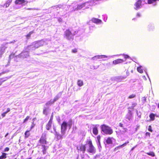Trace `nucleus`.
Masks as SVG:
<instances>
[{"label": "nucleus", "mask_w": 159, "mask_h": 159, "mask_svg": "<svg viewBox=\"0 0 159 159\" xmlns=\"http://www.w3.org/2000/svg\"><path fill=\"white\" fill-rule=\"evenodd\" d=\"M85 145L87 151L89 153L93 155L96 153V149L93 145L90 139H87Z\"/></svg>", "instance_id": "f257e3e1"}, {"label": "nucleus", "mask_w": 159, "mask_h": 159, "mask_svg": "<svg viewBox=\"0 0 159 159\" xmlns=\"http://www.w3.org/2000/svg\"><path fill=\"white\" fill-rule=\"evenodd\" d=\"M76 31L73 30H70L68 29L66 30L64 34V37L68 40L71 41L74 39V36L76 34Z\"/></svg>", "instance_id": "f03ea898"}, {"label": "nucleus", "mask_w": 159, "mask_h": 159, "mask_svg": "<svg viewBox=\"0 0 159 159\" xmlns=\"http://www.w3.org/2000/svg\"><path fill=\"white\" fill-rule=\"evenodd\" d=\"M44 44V42L43 40L35 42L33 43L31 45L29 46L27 49L30 51L34 50L40 47L43 46Z\"/></svg>", "instance_id": "7ed1b4c3"}, {"label": "nucleus", "mask_w": 159, "mask_h": 159, "mask_svg": "<svg viewBox=\"0 0 159 159\" xmlns=\"http://www.w3.org/2000/svg\"><path fill=\"white\" fill-rule=\"evenodd\" d=\"M101 128L102 132L106 134H111L113 133L112 129L111 127L105 124L102 125Z\"/></svg>", "instance_id": "20e7f679"}, {"label": "nucleus", "mask_w": 159, "mask_h": 159, "mask_svg": "<svg viewBox=\"0 0 159 159\" xmlns=\"http://www.w3.org/2000/svg\"><path fill=\"white\" fill-rule=\"evenodd\" d=\"M29 56V53L28 51H23L18 55L16 56L14 58V59L16 61H17L16 60V58H17V57H20L24 59L28 57Z\"/></svg>", "instance_id": "39448f33"}, {"label": "nucleus", "mask_w": 159, "mask_h": 159, "mask_svg": "<svg viewBox=\"0 0 159 159\" xmlns=\"http://www.w3.org/2000/svg\"><path fill=\"white\" fill-rule=\"evenodd\" d=\"M67 126V123L66 121L63 122L61 124V132L62 135H64L65 134Z\"/></svg>", "instance_id": "423d86ee"}, {"label": "nucleus", "mask_w": 159, "mask_h": 159, "mask_svg": "<svg viewBox=\"0 0 159 159\" xmlns=\"http://www.w3.org/2000/svg\"><path fill=\"white\" fill-rule=\"evenodd\" d=\"M115 56V55H113L112 56H107L106 55H97L93 57L92 58V59L93 60H97L98 59H102L105 58H107V57H109V58H110L111 57H113L114 56Z\"/></svg>", "instance_id": "0eeeda50"}, {"label": "nucleus", "mask_w": 159, "mask_h": 159, "mask_svg": "<svg viewBox=\"0 0 159 159\" xmlns=\"http://www.w3.org/2000/svg\"><path fill=\"white\" fill-rule=\"evenodd\" d=\"M133 116L132 115V113L130 110H129L127 114L126 115V119L128 120L129 121H131L133 120Z\"/></svg>", "instance_id": "6e6552de"}, {"label": "nucleus", "mask_w": 159, "mask_h": 159, "mask_svg": "<svg viewBox=\"0 0 159 159\" xmlns=\"http://www.w3.org/2000/svg\"><path fill=\"white\" fill-rule=\"evenodd\" d=\"M142 1L140 0H139L134 4V9L137 10L140 8L141 7Z\"/></svg>", "instance_id": "1a4fd4ad"}, {"label": "nucleus", "mask_w": 159, "mask_h": 159, "mask_svg": "<svg viewBox=\"0 0 159 159\" xmlns=\"http://www.w3.org/2000/svg\"><path fill=\"white\" fill-rule=\"evenodd\" d=\"M40 143L42 144H45L46 143V134H43L41 138L40 139Z\"/></svg>", "instance_id": "9d476101"}, {"label": "nucleus", "mask_w": 159, "mask_h": 159, "mask_svg": "<svg viewBox=\"0 0 159 159\" xmlns=\"http://www.w3.org/2000/svg\"><path fill=\"white\" fill-rule=\"evenodd\" d=\"M86 148V147L85 144V145L81 144L79 148L77 147V149L78 150H80V151L82 152L83 153H84Z\"/></svg>", "instance_id": "9b49d317"}, {"label": "nucleus", "mask_w": 159, "mask_h": 159, "mask_svg": "<svg viewBox=\"0 0 159 159\" xmlns=\"http://www.w3.org/2000/svg\"><path fill=\"white\" fill-rule=\"evenodd\" d=\"M91 21L92 22L97 24L101 23L102 22L101 20L95 18H93L91 20Z\"/></svg>", "instance_id": "f8f14e48"}, {"label": "nucleus", "mask_w": 159, "mask_h": 159, "mask_svg": "<svg viewBox=\"0 0 159 159\" xmlns=\"http://www.w3.org/2000/svg\"><path fill=\"white\" fill-rule=\"evenodd\" d=\"M114 139L112 138L109 137L106 140V142L108 144H112Z\"/></svg>", "instance_id": "ddd939ff"}, {"label": "nucleus", "mask_w": 159, "mask_h": 159, "mask_svg": "<svg viewBox=\"0 0 159 159\" xmlns=\"http://www.w3.org/2000/svg\"><path fill=\"white\" fill-rule=\"evenodd\" d=\"M15 4H21L24 3L26 4L27 2L25 1L24 0H16L15 2Z\"/></svg>", "instance_id": "4468645a"}, {"label": "nucleus", "mask_w": 159, "mask_h": 159, "mask_svg": "<svg viewBox=\"0 0 159 159\" xmlns=\"http://www.w3.org/2000/svg\"><path fill=\"white\" fill-rule=\"evenodd\" d=\"M52 120L50 119L48 123L46 125V129H47L49 130L51 128L52 125Z\"/></svg>", "instance_id": "2eb2a0df"}, {"label": "nucleus", "mask_w": 159, "mask_h": 159, "mask_svg": "<svg viewBox=\"0 0 159 159\" xmlns=\"http://www.w3.org/2000/svg\"><path fill=\"white\" fill-rule=\"evenodd\" d=\"M124 61L122 59H117L115 60H114L113 61L112 63L114 65H116L117 64L121 63L123 62Z\"/></svg>", "instance_id": "dca6fc26"}, {"label": "nucleus", "mask_w": 159, "mask_h": 159, "mask_svg": "<svg viewBox=\"0 0 159 159\" xmlns=\"http://www.w3.org/2000/svg\"><path fill=\"white\" fill-rule=\"evenodd\" d=\"M157 0H148V3L149 4H152L153 6H155L157 4Z\"/></svg>", "instance_id": "f3484780"}, {"label": "nucleus", "mask_w": 159, "mask_h": 159, "mask_svg": "<svg viewBox=\"0 0 159 159\" xmlns=\"http://www.w3.org/2000/svg\"><path fill=\"white\" fill-rule=\"evenodd\" d=\"M129 141H126L125 143L123 144H122L120 146L116 147L115 148V149H120V148H123V147L127 145V144L129 143Z\"/></svg>", "instance_id": "a211bd4d"}, {"label": "nucleus", "mask_w": 159, "mask_h": 159, "mask_svg": "<svg viewBox=\"0 0 159 159\" xmlns=\"http://www.w3.org/2000/svg\"><path fill=\"white\" fill-rule=\"evenodd\" d=\"M61 95V93H59L57 94L54 98V100H53L54 102H55L56 101L60 98Z\"/></svg>", "instance_id": "6ab92c4d"}, {"label": "nucleus", "mask_w": 159, "mask_h": 159, "mask_svg": "<svg viewBox=\"0 0 159 159\" xmlns=\"http://www.w3.org/2000/svg\"><path fill=\"white\" fill-rule=\"evenodd\" d=\"M151 119V120L153 121L155 119V116L158 117V116L156 114H154L153 113H151L149 116Z\"/></svg>", "instance_id": "aec40b11"}, {"label": "nucleus", "mask_w": 159, "mask_h": 159, "mask_svg": "<svg viewBox=\"0 0 159 159\" xmlns=\"http://www.w3.org/2000/svg\"><path fill=\"white\" fill-rule=\"evenodd\" d=\"M12 2V0H8L6 3L4 4V6L6 7H8Z\"/></svg>", "instance_id": "412c9836"}, {"label": "nucleus", "mask_w": 159, "mask_h": 159, "mask_svg": "<svg viewBox=\"0 0 159 159\" xmlns=\"http://www.w3.org/2000/svg\"><path fill=\"white\" fill-rule=\"evenodd\" d=\"M7 153L4 152H2V155L0 156V159H6L7 157Z\"/></svg>", "instance_id": "4be33fe9"}, {"label": "nucleus", "mask_w": 159, "mask_h": 159, "mask_svg": "<svg viewBox=\"0 0 159 159\" xmlns=\"http://www.w3.org/2000/svg\"><path fill=\"white\" fill-rule=\"evenodd\" d=\"M98 130L97 128L96 127H94L93 129V132L95 135H97L98 134Z\"/></svg>", "instance_id": "5701e85b"}, {"label": "nucleus", "mask_w": 159, "mask_h": 159, "mask_svg": "<svg viewBox=\"0 0 159 159\" xmlns=\"http://www.w3.org/2000/svg\"><path fill=\"white\" fill-rule=\"evenodd\" d=\"M48 107H44L43 108V113L44 114L46 115L48 114Z\"/></svg>", "instance_id": "b1692460"}, {"label": "nucleus", "mask_w": 159, "mask_h": 159, "mask_svg": "<svg viewBox=\"0 0 159 159\" xmlns=\"http://www.w3.org/2000/svg\"><path fill=\"white\" fill-rule=\"evenodd\" d=\"M43 148V154H46V150L48 148V147L46 146L45 145H42V146Z\"/></svg>", "instance_id": "393cba45"}, {"label": "nucleus", "mask_w": 159, "mask_h": 159, "mask_svg": "<svg viewBox=\"0 0 159 159\" xmlns=\"http://www.w3.org/2000/svg\"><path fill=\"white\" fill-rule=\"evenodd\" d=\"M5 50V48L4 47H2L1 48V50L0 51V57H2V55L4 52V51Z\"/></svg>", "instance_id": "a878e982"}, {"label": "nucleus", "mask_w": 159, "mask_h": 159, "mask_svg": "<svg viewBox=\"0 0 159 159\" xmlns=\"http://www.w3.org/2000/svg\"><path fill=\"white\" fill-rule=\"evenodd\" d=\"M54 102V101L53 100H51L50 101H48L47 102V103L46 104V105L47 106H50Z\"/></svg>", "instance_id": "bb28decb"}, {"label": "nucleus", "mask_w": 159, "mask_h": 159, "mask_svg": "<svg viewBox=\"0 0 159 159\" xmlns=\"http://www.w3.org/2000/svg\"><path fill=\"white\" fill-rule=\"evenodd\" d=\"M142 67L141 66L138 67L137 68V71L139 73H143V71L142 69Z\"/></svg>", "instance_id": "cd10ccee"}, {"label": "nucleus", "mask_w": 159, "mask_h": 159, "mask_svg": "<svg viewBox=\"0 0 159 159\" xmlns=\"http://www.w3.org/2000/svg\"><path fill=\"white\" fill-rule=\"evenodd\" d=\"M77 84L80 87L82 86L83 85V81L80 80H78L77 81Z\"/></svg>", "instance_id": "c85d7f7f"}, {"label": "nucleus", "mask_w": 159, "mask_h": 159, "mask_svg": "<svg viewBox=\"0 0 159 159\" xmlns=\"http://www.w3.org/2000/svg\"><path fill=\"white\" fill-rule=\"evenodd\" d=\"M30 134L29 132V131H26L25 134V138H28L30 136Z\"/></svg>", "instance_id": "c756f323"}, {"label": "nucleus", "mask_w": 159, "mask_h": 159, "mask_svg": "<svg viewBox=\"0 0 159 159\" xmlns=\"http://www.w3.org/2000/svg\"><path fill=\"white\" fill-rule=\"evenodd\" d=\"M9 78L10 77H6L3 78H2V79H0V80H2L3 79V80H2V81H1L0 82V86L1 85L2 82H4L5 81H6V80H7L8 79H9Z\"/></svg>", "instance_id": "7c9ffc66"}, {"label": "nucleus", "mask_w": 159, "mask_h": 159, "mask_svg": "<svg viewBox=\"0 0 159 159\" xmlns=\"http://www.w3.org/2000/svg\"><path fill=\"white\" fill-rule=\"evenodd\" d=\"M62 7V6L61 5H59L58 6H56L52 7V8L53 9H57V10H58V8H61Z\"/></svg>", "instance_id": "2f4dec72"}, {"label": "nucleus", "mask_w": 159, "mask_h": 159, "mask_svg": "<svg viewBox=\"0 0 159 159\" xmlns=\"http://www.w3.org/2000/svg\"><path fill=\"white\" fill-rule=\"evenodd\" d=\"M72 121L71 120H70L68 122V123H67V125L69 127V129H70L72 126Z\"/></svg>", "instance_id": "473e14b6"}, {"label": "nucleus", "mask_w": 159, "mask_h": 159, "mask_svg": "<svg viewBox=\"0 0 159 159\" xmlns=\"http://www.w3.org/2000/svg\"><path fill=\"white\" fill-rule=\"evenodd\" d=\"M146 154L148 155L153 157L155 156L154 153L153 152H147Z\"/></svg>", "instance_id": "72a5a7b5"}, {"label": "nucleus", "mask_w": 159, "mask_h": 159, "mask_svg": "<svg viewBox=\"0 0 159 159\" xmlns=\"http://www.w3.org/2000/svg\"><path fill=\"white\" fill-rule=\"evenodd\" d=\"M137 105V103H133L132 104V105L131 107H129V108L131 109H133L134 107Z\"/></svg>", "instance_id": "f704fd0d"}, {"label": "nucleus", "mask_w": 159, "mask_h": 159, "mask_svg": "<svg viewBox=\"0 0 159 159\" xmlns=\"http://www.w3.org/2000/svg\"><path fill=\"white\" fill-rule=\"evenodd\" d=\"M64 135H62L61 134H59L58 135H57L56 137L57 139H62V136Z\"/></svg>", "instance_id": "c9c22d12"}, {"label": "nucleus", "mask_w": 159, "mask_h": 159, "mask_svg": "<svg viewBox=\"0 0 159 159\" xmlns=\"http://www.w3.org/2000/svg\"><path fill=\"white\" fill-rule=\"evenodd\" d=\"M33 33V31H32L30 32L27 35L26 37L27 38V39H28L30 37L31 35Z\"/></svg>", "instance_id": "e433bc0d"}, {"label": "nucleus", "mask_w": 159, "mask_h": 159, "mask_svg": "<svg viewBox=\"0 0 159 159\" xmlns=\"http://www.w3.org/2000/svg\"><path fill=\"white\" fill-rule=\"evenodd\" d=\"M98 147L99 149V151H100L101 150V149L102 148H101V146L99 140H98Z\"/></svg>", "instance_id": "4c0bfd02"}, {"label": "nucleus", "mask_w": 159, "mask_h": 159, "mask_svg": "<svg viewBox=\"0 0 159 159\" xmlns=\"http://www.w3.org/2000/svg\"><path fill=\"white\" fill-rule=\"evenodd\" d=\"M136 113L137 115V116H138V117L139 118H141V115L140 112L139 113L138 111L137 110H136Z\"/></svg>", "instance_id": "58836bf2"}, {"label": "nucleus", "mask_w": 159, "mask_h": 159, "mask_svg": "<svg viewBox=\"0 0 159 159\" xmlns=\"http://www.w3.org/2000/svg\"><path fill=\"white\" fill-rule=\"evenodd\" d=\"M135 95H134V94H132L130 95L129 96V98H130V99L132 98H134V97H135Z\"/></svg>", "instance_id": "ea45409f"}, {"label": "nucleus", "mask_w": 159, "mask_h": 159, "mask_svg": "<svg viewBox=\"0 0 159 159\" xmlns=\"http://www.w3.org/2000/svg\"><path fill=\"white\" fill-rule=\"evenodd\" d=\"M127 128L123 127L122 128V131L123 132H125L127 131Z\"/></svg>", "instance_id": "a19ab883"}, {"label": "nucleus", "mask_w": 159, "mask_h": 159, "mask_svg": "<svg viewBox=\"0 0 159 159\" xmlns=\"http://www.w3.org/2000/svg\"><path fill=\"white\" fill-rule=\"evenodd\" d=\"M29 116H28L26 117L25 118V119L24 120V123L26 121H27L29 119Z\"/></svg>", "instance_id": "79ce46f5"}, {"label": "nucleus", "mask_w": 159, "mask_h": 159, "mask_svg": "<svg viewBox=\"0 0 159 159\" xmlns=\"http://www.w3.org/2000/svg\"><path fill=\"white\" fill-rule=\"evenodd\" d=\"M102 16L104 17V20L105 21H106L107 19V17L106 15H103Z\"/></svg>", "instance_id": "37998d69"}, {"label": "nucleus", "mask_w": 159, "mask_h": 159, "mask_svg": "<svg viewBox=\"0 0 159 159\" xmlns=\"http://www.w3.org/2000/svg\"><path fill=\"white\" fill-rule=\"evenodd\" d=\"M14 56V54H11L9 56V59H11V58H13Z\"/></svg>", "instance_id": "c03bdc74"}, {"label": "nucleus", "mask_w": 159, "mask_h": 159, "mask_svg": "<svg viewBox=\"0 0 159 159\" xmlns=\"http://www.w3.org/2000/svg\"><path fill=\"white\" fill-rule=\"evenodd\" d=\"M8 72V71L7 70L3 71L2 72L0 73V76H1L2 74Z\"/></svg>", "instance_id": "a18cd8bd"}, {"label": "nucleus", "mask_w": 159, "mask_h": 159, "mask_svg": "<svg viewBox=\"0 0 159 159\" xmlns=\"http://www.w3.org/2000/svg\"><path fill=\"white\" fill-rule=\"evenodd\" d=\"M148 131H149L151 132H152V127H151V126L150 125L149 126V128H148Z\"/></svg>", "instance_id": "49530a36"}, {"label": "nucleus", "mask_w": 159, "mask_h": 159, "mask_svg": "<svg viewBox=\"0 0 159 159\" xmlns=\"http://www.w3.org/2000/svg\"><path fill=\"white\" fill-rule=\"evenodd\" d=\"M9 148L8 147H6L4 149V152H7L9 151Z\"/></svg>", "instance_id": "de8ad7c7"}, {"label": "nucleus", "mask_w": 159, "mask_h": 159, "mask_svg": "<svg viewBox=\"0 0 159 159\" xmlns=\"http://www.w3.org/2000/svg\"><path fill=\"white\" fill-rule=\"evenodd\" d=\"M7 114V112H3L2 115V117L3 118L5 116V115H6V114Z\"/></svg>", "instance_id": "09e8293b"}, {"label": "nucleus", "mask_w": 159, "mask_h": 159, "mask_svg": "<svg viewBox=\"0 0 159 159\" xmlns=\"http://www.w3.org/2000/svg\"><path fill=\"white\" fill-rule=\"evenodd\" d=\"M124 57L125 59H127V58H130V57H129V56L128 55H125Z\"/></svg>", "instance_id": "8fccbe9b"}, {"label": "nucleus", "mask_w": 159, "mask_h": 159, "mask_svg": "<svg viewBox=\"0 0 159 159\" xmlns=\"http://www.w3.org/2000/svg\"><path fill=\"white\" fill-rule=\"evenodd\" d=\"M150 134L149 132H146V136H148L149 137L150 136Z\"/></svg>", "instance_id": "3c124183"}, {"label": "nucleus", "mask_w": 159, "mask_h": 159, "mask_svg": "<svg viewBox=\"0 0 159 159\" xmlns=\"http://www.w3.org/2000/svg\"><path fill=\"white\" fill-rule=\"evenodd\" d=\"M35 124H34V123L33 122L31 126V129H32L34 126Z\"/></svg>", "instance_id": "603ef678"}, {"label": "nucleus", "mask_w": 159, "mask_h": 159, "mask_svg": "<svg viewBox=\"0 0 159 159\" xmlns=\"http://www.w3.org/2000/svg\"><path fill=\"white\" fill-rule=\"evenodd\" d=\"M119 126L122 127V128H123L124 127H123V124H122V123H120L119 124Z\"/></svg>", "instance_id": "864d4df0"}, {"label": "nucleus", "mask_w": 159, "mask_h": 159, "mask_svg": "<svg viewBox=\"0 0 159 159\" xmlns=\"http://www.w3.org/2000/svg\"><path fill=\"white\" fill-rule=\"evenodd\" d=\"M136 16L137 17H139L141 16V15L139 13H137L136 15Z\"/></svg>", "instance_id": "5fc2aeb1"}, {"label": "nucleus", "mask_w": 159, "mask_h": 159, "mask_svg": "<svg viewBox=\"0 0 159 159\" xmlns=\"http://www.w3.org/2000/svg\"><path fill=\"white\" fill-rule=\"evenodd\" d=\"M72 52L73 53H76L77 52V50L76 49H74L72 50Z\"/></svg>", "instance_id": "6e6d98bb"}, {"label": "nucleus", "mask_w": 159, "mask_h": 159, "mask_svg": "<svg viewBox=\"0 0 159 159\" xmlns=\"http://www.w3.org/2000/svg\"><path fill=\"white\" fill-rule=\"evenodd\" d=\"M10 111V108H8L7 109V111H6V112H7V113L8 112Z\"/></svg>", "instance_id": "4d7b16f0"}, {"label": "nucleus", "mask_w": 159, "mask_h": 159, "mask_svg": "<svg viewBox=\"0 0 159 159\" xmlns=\"http://www.w3.org/2000/svg\"><path fill=\"white\" fill-rule=\"evenodd\" d=\"M58 20L59 22H61L62 21V19L61 18H59L58 19Z\"/></svg>", "instance_id": "13d9d810"}, {"label": "nucleus", "mask_w": 159, "mask_h": 159, "mask_svg": "<svg viewBox=\"0 0 159 159\" xmlns=\"http://www.w3.org/2000/svg\"><path fill=\"white\" fill-rule=\"evenodd\" d=\"M15 40H14L10 42L7 43H7H14V42H15Z\"/></svg>", "instance_id": "bf43d9fd"}, {"label": "nucleus", "mask_w": 159, "mask_h": 159, "mask_svg": "<svg viewBox=\"0 0 159 159\" xmlns=\"http://www.w3.org/2000/svg\"><path fill=\"white\" fill-rule=\"evenodd\" d=\"M59 133L58 132H57L56 131L55 133V135H56V137L57 135H58V134H59Z\"/></svg>", "instance_id": "052dcab7"}, {"label": "nucleus", "mask_w": 159, "mask_h": 159, "mask_svg": "<svg viewBox=\"0 0 159 159\" xmlns=\"http://www.w3.org/2000/svg\"><path fill=\"white\" fill-rule=\"evenodd\" d=\"M136 147V146L134 147H133V148H132L131 149V151H132L133 150H134V149Z\"/></svg>", "instance_id": "680f3d73"}, {"label": "nucleus", "mask_w": 159, "mask_h": 159, "mask_svg": "<svg viewBox=\"0 0 159 159\" xmlns=\"http://www.w3.org/2000/svg\"><path fill=\"white\" fill-rule=\"evenodd\" d=\"M57 120L58 122H59V123H60V118L59 117L57 119Z\"/></svg>", "instance_id": "e2e57ef3"}, {"label": "nucleus", "mask_w": 159, "mask_h": 159, "mask_svg": "<svg viewBox=\"0 0 159 159\" xmlns=\"http://www.w3.org/2000/svg\"><path fill=\"white\" fill-rule=\"evenodd\" d=\"M8 135V133H7L5 135V137H6Z\"/></svg>", "instance_id": "0e129e2a"}, {"label": "nucleus", "mask_w": 159, "mask_h": 159, "mask_svg": "<svg viewBox=\"0 0 159 159\" xmlns=\"http://www.w3.org/2000/svg\"><path fill=\"white\" fill-rule=\"evenodd\" d=\"M73 129H76V126L74 127H73Z\"/></svg>", "instance_id": "69168bd1"}, {"label": "nucleus", "mask_w": 159, "mask_h": 159, "mask_svg": "<svg viewBox=\"0 0 159 159\" xmlns=\"http://www.w3.org/2000/svg\"><path fill=\"white\" fill-rule=\"evenodd\" d=\"M28 10H34V9L33 8H28Z\"/></svg>", "instance_id": "338daca9"}, {"label": "nucleus", "mask_w": 159, "mask_h": 159, "mask_svg": "<svg viewBox=\"0 0 159 159\" xmlns=\"http://www.w3.org/2000/svg\"><path fill=\"white\" fill-rule=\"evenodd\" d=\"M157 106L159 108V103L158 104Z\"/></svg>", "instance_id": "774afa93"}]
</instances>
